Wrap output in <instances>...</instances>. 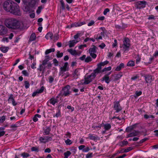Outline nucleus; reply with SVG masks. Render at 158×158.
<instances>
[{
	"mask_svg": "<svg viewBox=\"0 0 158 158\" xmlns=\"http://www.w3.org/2000/svg\"><path fill=\"white\" fill-rule=\"evenodd\" d=\"M3 7L5 10L14 15H19L21 14L18 5L12 1H5L3 4Z\"/></svg>",
	"mask_w": 158,
	"mask_h": 158,
	"instance_id": "1",
	"label": "nucleus"
},
{
	"mask_svg": "<svg viewBox=\"0 0 158 158\" xmlns=\"http://www.w3.org/2000/svg\"><path fill=\"white\" fill-rule=\"evenodd\" d=\"M4 24L7 27L10 29H15L20 27L19 21L13 18L6 19L4 21Z\"/></svg>",
	"mask_w": 158,
	"mask_h": 158,
	"instance_id": "2",
	"label": "nucleus"
},
{
	"mask_svg": "<svg viewBox=\"0 0 158 158\" xmlns=\"http://www.w3.org/2000/svg\"><path fill=\"white\" fill-rule=\"evenodd\" d=\"M123 48L124 51L128 50L130 46L129 40L128 38H125L123 41Z\"/></svg>",
	"mask_w": 158,
	"mask_h": 158,
	"instance_id": "3",
	"label": "nucleus"
},
{
	"mask_svg": "<svg viewBox=\"0 0 158 158\" xmlns=\"http://www.w3.org/2000/svg\"><path fill=\"white\" fill-rule=\"evenodd\" d=\"M147 2L145 1H138L136 2L135 6L137 8L141 9L145 7Z\"/></svg>",
	"mask_w": 158,
	"mask_h": 158,
	"instance_id": "4",
	"label": "nucleus"
},
{
	"mask_svg": "<svg viewBox=\"0 0 158 158\" xmlns=\"http://www.w3.org/2000/svg\"><path fill=\"white\" fill-rule=\"evenodd\" d=\"M70 89V87L69 85H67L64 87L62 89L63 91V95L64 96H69L71 92Z\"/></svg>",
	"mask_w": 158,
	"mask_h": 158,
	"instance_id": "5",
	"label": "nucleus"
},
{
	"mask_svg": "<svg viewBox=\"0 0 158 158\" xmlns=\"http://www.w3.org/2000/svg\"><path fill=\"white\" fill-rule=\"evenodd\" d=\"M113 107L114 109L116 110V112H118L121 110L122 109L119 101L115 102H114Z\"/></svg>",
	"mask_w": 158,
	"mask_h": 158,
	"instance_id": "6",
	"label": "nucleus"
},
{
	"mask_svg": "<svg viewBox=\"0 0 158 158\" xmlns=\"http://www.w3.org/2000/svg\"><path fill=\"white\" fill-rule=\"evenodd\" d=\"M39 140L41 143H45L52 140V138L51 137L48 136H45L44 137H40V138Z\"/></svg>",
	"mask_w": 158,
	"mask_h": 158,
	"instance_id": "7",
	"label": "nucleus"
},
{
	"mask_svg": "<svg viewBox=\"0 0 158 158\" xmlns=\"http://www.w3.org/2000/svg\"><path fill=\"white\" fill-rule=\"evenodd\" d=\"M7 29L5 26L0 25V35H2L7 34Z\"/></svg>",
	"mask_w": 158,
	"mask_h": 158,
	"instance_id": "8",
	"label": "nucleus"
},
{
	"mask_svg": "<svg viewBox=\"0 0 158 158\" xmlns=\"http://www.w3.org/2000/svg\"><path fill=\"white\" fill-rule=\"evenodd\" d=\"M68 65V63L65 62L64 63V66L62 67H61L60 68V74H62L63 72H65L68 70L69 69L67 67Z\"/></svg>",
	"mask_w": 158,
	"mask_h": 158,
	"instance_id": "9",
	"label": "nucleus"
},
{
	"mask_svg": "<svg viewBox=\"0 0 158 158\" xmlns=\"http://www.w3.org/2000/svg\"><path fill=\"white\" fill-rule=\"evenodd\" d=\"M8 101L10 103H12L13 105L15 106L17 104V103L16 102L14 98H13L12 94H10L9 98Z\"/></svg>",
	"mask_w": 158,
	"mask_h": 158,
	"instance_id": "10",
	"label": "nucleus"
},
{
	"mask_svg": "<svg viewBox=\"0 0 158 158\" xmlns=\"http://www.w3.org/2000/svg\"><path fill=\"white\" fill-rule=\"evenodd\" d=\"M58 102V99L57 98H52L50 99L49 101L47 103V105L48 106H49L48 104V103H50V104H52L53 105H54L55 104Z\"/></svg>",
	"mask_w": 158,
	"mask_h": 158,
	"instance_id": "11",
	"label": "nucleus"
},
{
	"mask_svg": "<svg viewBox=\"0 0 158 158\" xmlns=\"http://www.w3.org/2000/svg\"><path fill=\"white\" fill-rule=\"evenodd\" d=\"M92 81V79L91 78L89 77L88 76H85V77L84 81L83 83V84L87 85L89 84Z\"/></svg>",
	"mask_w": 158,
	"mask_h": 158,
	"instance_id": "12",
	"label": "nucleus"
},
{
	"mask_svg": "<svg viewBox=\"0 0 158 158\" xmlns=\"http://www.w3.org/2000/svg\"><path fill=\"white\" fill-rule=\"evenodd\" d=\"M44 88L43 86H42L41 88L39 89H37L36 91L33 92L32 94V96L33 97L35 96L37 94L40 93H41L43 92L44 90Z\"/></svg>",
	"mask_w": 158,
	"mask_h": 158,
	"instance_id": "13",
	"label": "nucleus"
},
{
	"mask_svg": "<svg viewBox=\"0 0 158 158\" xmlns=\"http://www.w3.org/2000/svg\"><path fill=\"white\" fill-rule=\"evenodd\" d=\"M139 134V131H134L127 135V137L138 136Z\"/></svg>",
	"mask_w": 158,
	"mask_h": 158,
	"instance_id": "14",
	"label": "nucleus"
},
{
	"mask_svg": "<svg viewBox=\"0 0 158 158\" xmlns=\"http://www.w3.org/2000/svg\"><path fill=\"white\" fill-rule=\"evenodd\" d=\"M144 77L147 83L151 82L152 81H153L152 76L150 75H146Z\"/></svg>",
	"mask_w": 158,
	"mask_h": 158,
	"instance_id": "15",
	"label": "nucleus"
},
{
	"mask_svg": "<svg viewBox=\"0 0 158 158\" xmlns=\"http://www.w3.org/2000/svg\"><path fill=\"white\" fill-rule=\"evenodd\" d=\"M122 76V74L121 73H119L117 74L113 75V76L114 78V79L115 81L119 79Z\"/></svg>",
	"mask_w": 158,
	"mask_h": 158,
	"instance_id": "16",
	"label": "nucleus"
},
{
	"mask_svg": "<svg viewBox=\"0 0 158 158\" xmlns=\"http://www.w3.org/2000/svg\"><path fill=\"white\" fill-rule=\"evenodd\" d=\"M45 65L40 64V65L39 67L37 69L39 70L40 71H42V73H43L45 71L46 67L44 66Z\"/></svg>",
	"mask_w": 158,
	"mask_h": 158,
	"instance_id": "17",
	"label": "nucleus"
},
{
	"mask_svg": "<svg viewBox=\"0 0 158 158\" xmlns=\"http://www.w3.org/2000/svg\"><path fill=\"white\" fill-rule=\"evenodd\" d=\"M78 42L76 40H70L69 41V46L70 48H72Z\"/></svg>",
	"mask_w": 158,
	"mask_h": 158,
	"instance_id": "18",
	"label": "nucleus"
},
{
	"mask_svg": "<svg viewBox=\"0 0 158 158\" xmlns=\"http://www.w3.org/2000/svg\"><path fill=\"white\" fill-rule=\"evenodd\" d=\"M102 67H100L99 66H98L97 68L94 71V72L97 74L99 73L102 72L101 70Z\"/></svg>",
	"mask_w": 158,
	"mask_h": 158,
	"instance_id": "19",
	"label": "nucleus"
},
{
	"mask_svg": "<svg viewBox=\"0 0 158 158\" xmlns=\"http://www.w3.org/2000/svg\"><path fill=\"white\" fill-rule=\"evenodd\" d=\"M102 81H105L106 82L107 84L109 83L110 81L109 77L106 75H105L103 77Z\"/></svg>",
	"mask_w": 158,
	"mask_h": 158,
	"instance_id": "20",
	"label": "nucleus"
},
{
	"mask_svg": "<svg viewBox=\"0 0 158 158\" xmlns=\"http://www.w3.org/2000/svg\"><path fill=\"white\" fill-rule=\"evenodd\" d=\"M9 48L8 47H5L4 46H2L0 48V49L1 51L3 52L6 53L8 51Z\"/></svg>",
	"mask_w": 158,
	"mask_h": 158,
	"instance_id": "21",
	"label": "nucleus"
},
{
	"mask_svg": "<svg viewBox=\"0 0 158 158\" xmlns=\"http://www.w3.org/2000/svg\"><path fill=\"white\" fill-rule=\"evenodd\" d=\"M45 38L48 39L49 38H50L51 39H53V34L51 32H48L45 35Z\"/></svg>",
	"mask_w": 158,
	"mask_h": 158,
	"instance_id": "22",
	"label": "nucleus"
},
{
	"mask_svg": "<svg viewBox=\"0 0 158 158\" xmlns=\"http://www.w3.org/2000/svg\"><path fill=\"white\" fill-rule=\"evenodd\" d=\"M85 24V22H82L77 23H75L74 24H73L72 25V27H73L74 25L75 27H77L81 26V25Z\"/></svg>",
	"mask_w": 158,
	"mask_h": 158,
	"instance_id": "23",
	"label": "nucleus"
},
{
	"mask_svg": "<svg viewBox=\"0 0 158 158\" xmlns=\"http://www.w3.org/2000/svg\"><path fill=\"white\" fill-rule=\"evenodd\" d=\"M93 47L90 48L89 50V53H95L96 52V47L94 45L93 46Z\"/></svg>",
	"mask_w": 158,
	"mask_h": 158,
	"instance_id": "24",
	"label": "nucleus"
},
{
	"mask_svg": "<svg viewBox=\"0 0 158 158\" xmlns=\"http://www.w3.org/2000/svg\"><path fill=\"white\" fill-rule=\"evenodd\" d=\"M124 67V64L123 63H121L119 66H117L115 70L116 71H119L121 69L123 68Z\"/></svg>",
	"mask_w": 158,
	"mask_h": 158,
	"instance_id": "25",
	"label": "nucleus"
},
{
	"mask_svg": "<svg viewBox=\"0 0 158 158\" xmlns=\"http://www.w3.org/2000/svg\"><path fill=\"white\" fill-rule=\"evenodd\" d=\"M5 128L4 127H0V137L3 136L5 133V132L4 131Z\"/></svg>",
	"mask_w": 158,
	"mask_h": 158,
	"instance_id": "26",
	"label": "nucleus"
},
{
	"mask_svg": "<svg viewBox=\"0 0 158 158\" xmlns=\"http://www.w3.org/2000/svg\"><path fill=\"white\" fill-rule=\"evenodd\" d=\"M109 63V61L107 60H106L104 62H101L100 63L97 64V66H99L100 67H102V66H104V65L107 64Z\"/></svg>",
	"mask_w": 158,
	"mask_h": 158,
	"instance_id": "27",
	"label": "nucleus"
},
{
	"mask_svg": "<svg viewBox=\"0 0 158 158\" xmlns=\"http://www.w3.org/2000/svg\"><path fill=\"white\" fill-rule=\"evenodd\" d=\"M36 38V36L35 33H32L29 39L30 41H31L35 40Z\"/></svg>",
	"mask_w": 158,
	"mask_h": 158,
	"instance_id": "28",
	"label": "nucleus"
},
{
	"mask_svg": "<svg viewBox=\"0 0 158 158\" xmlns=\"http://www.w3.org/2000/svg\"><path fill=\"white\" fill-rule=\"evenodd\" d=\"M41 117V116L39 114H36L33 118V120L35 122H36L38 120L37 118H40Z\"/></svg>",
	"mask_w": 158,
	"mask_h": 158,
	"instance_id": "29",
	"label": "nucleus"
},
{
	"mask_svg": "<svg viewBox=\"0 0 158 158\" xmlns=\"http://www.w3.org/2000/svg\"><path fill=\"white\" fill-rule=\"evenodd\" d=\"M104 127L105 130H109L111 127V125L108 123L104 124Z\"/></svg>",
	"mask_w": 158,
	"mask_h": 158,
	"instance_id": "30",
	"label": "nucleus"
},
{
	"mask_svg": "<svg viewBox=\"0 0 158 158\" xmlns=\"http://www.w3.org/2000/svg\"><path fill=\"white\" fill-rule=\"evenodd\" d=\"M51 131V128L50 127H48L44 131V135H48L49 134L50 131Z\"/></svg>",
	"mask_w": 158,
	"mask_h": 158,
	"instance_id": "31",
	"label": "nucleus"
},
{
	"mask_svg": "<svg viewBox=\"0 0 158 158\" xmlns=\"http://www.w3.org/2000/svg\"><path fill=\"white\" fill-rule=\"evenodd\" d=\"M89 137L90 139L93 140L94 141L97 140V137L94 135H93L89 134Z\"/></svg>",
	"mask_w": 158,
	"mask_h": 158,
	"instance_id": "32",
	"label": "nucleus"
},
{
	"mask_svg": "<svg viewBox=\"0 0 158 158\" xmlns=\"http://www.w3.org/2000/svg\"><path fill=\"white\" fill-rule=\"evenodd\" d=\"M73 77H77L79 74V73L77 69H76L73 73Z\"/></svg>",
	"mask_w": 158,
	"mask_h": 158,
	"instance_id": "33",
	"label": "nucleus"
},
{
	"mask_svg": "<svg viewBox=\"0 0 158 158\" xmlns=\"http://www.w3.org/2000/svg\"><path fill=\"white\" fill-rule=\"evenodd\" d=\"M68 51L72 55H76L77 54L76 51L73 50L72 49H69L68 50Z\"/></svg>",
	"mask_w": 158,
	"mask_h": 158,
	"instance_id": "34",
	"label": "nucleus"
},
{
	"mask_svg": "<svg viewBox=\"0 0 158 158\" xmlns=\"http://www.w3.org/2000/svg\"><path fill=\"white\" fill-rule=\"evenodd\" d=\"M55 49L54 48H52L49 49H47L45 52V54L47 55L51 52H53L55 51Z\"/></svg>",
	"mask_w": 158,
	"mask_h": 158,
	"instance_id": "35",
	"label": "nucleus"
},
{
	"mask_svg": "<svg viewBox=\"0 0 158 158\" xmlns=\"http://www.w3.org/2000/svg\"><path fill=\"white\" fill-rule=\"evenodd\" d=\"M135 65V62L133 61H130L127 64V66H133Z\"/></svg>",
	"mask_w": 158,
	"mask_h": 158,
	"instance_id": "36",
	"label": "nucleus"
},
{
	"mask_svg": "<svg viewBox=\"0 0 158 158\" xmlns=\"http://www.w3.org/2000/svg\"><path fill=\"white\" fill-rule=\"evenodd\" d=\"M88 76L90 78H91L93 80L95 77L96 76V74L94 72H93L90 75Z\"/></svg>",
	"mask_w": 158,
	"mask_h": 158,
	"instance_id": "37",
	"label": "nucleus"
},
{
	"mask_svg": "<svg viewBox=\"0 0 158 158\" xmlns=\"http://www.w3.org/2000/svg\"><path fill=\"white\" fill-rule=\"evenodd\" d=\"M71 154V152L69 151H67L66 152H65L64 153V157L67 158H68V157Z\"/></svg>",
	"mask_w": 158,
	"mask_h": 158,
	"instance_id": "38",
	"label": "nucleus"
},
{
	"mask_svg": "<svg viewBox=\"0 0 158 158\" xmlns=\"http://www.w3.org/2000/svg\"><path fill=\"white\" fill-rule=\"evenodd\" d=\"M92 60V59L89 56H87L85 59V62L86 63H88L91 61Z\"/></svg>",
	"mask_w": 158,
	"mask_h": 158,
	"instance_id": "39",
	"label": "nucleus"
},
{
	"mask_svg": "<svg viewBox=\"0 0 158 158\" xmlns=\"http://www.w3.org/2000/svg\"><path fill=\"white\" fill-rule=\"evenodd\" d=\"M21 155L22 156L23 158H27L28 157L30 156V155L29 154L26 153V152H23L22 153Z\"/></svg>",
	"mask_w": 158,
	"mask_h": 158,
	"instance_id": "40",
	"label": "nucleus"
},
{
	"mask_svg": "<svg viewBox=\"0 0 158 158\" xmlns=\"http://www.w3.org/2000/svg\"><path fill=\"white\" fill-rule=\"evenodd\" d=\"M6 116H3L0 117V123H2L6 119Z\"/></svg>",
	"mask_w": 158,
	"mask_h": 158,
	"instance_id": "41",
	"label": "nucleus"
},
{
	"mask_svg": "<svg viewBox=\"0 0 158 158\" xmlns=\"http://www.w3.org/2000/svg\"><path fill=\"white\" fill-rule=\"evenodd\" d=\"M103 124V123H102V124H101L99 125H93L92 126V127L93 128H94V129L95 128H100L102 126V124Z\"/></svg>",
	"mask_w": 158,
	"mask_h": 158,
	"instance_id": "42",
	"label": "nucleus"
},
{
	"mask_svg": "<svg viewBox=\"0 0 158 158\" xmlns=\"http://www.w3.org/2000/svg\"><path fill=\"white\" fill-rule=\"evenodd\" d=\"M111 69V66H109L107 68H105L102 70V72H103L106 71H110Z\"/></svg>",
	"mask_w": 158,
	"mask_h": 158,
	"instance_id": "43",
	"label": "nucleus"
},
{
	"mask_svg": "<svg viewBox=\"0 0 158 158\" xmlns=\"http://www.w3.org/2000/svg\"><path fill=\"white\" fill-rule=\"evenodd\" d=\"M65 142L67 145H70L72 143V141L68 139L65 141Z\"/></svg>",
	"mask_w": 158,
	"mask_h": 158,
	"instance_id": "44",
	"label": "nucleus"
},
{
	"mask_svg": "<svg viewBox=\"0 0 158 158\" xmlns=\"http://www.w3.org/2000/svg\"><path fill=\"white\" fill-rule=\"evenodd\" d=\"M56 56L57 57L60 58L62 57L63 56V53L62 52L60 53L59 51L57 52Z\"/></svg>",
	"mask_w": 158,
	"mask_h": 158,
	"instance_id": "45",
	"label": "nucleus"
},
{
	"mask_svg": "<svg viewBox=\"0 0 158 158\" xmlns=\"http://www.w3.org/2000/svg\"><path fill=\"white\" fill-rule=\"evenodd\" d=\"M18 126L17 124H13L10 126V127L13 128V130H16V128L18 127Z\"/></svg>",
	"mask_w": 158,
	"mask_h": 158,
	"instance_id": "46",
	"label": "nucleus"
},
{
	"mask_svg": "<svg viewBox=\"0 0 158 158\" xmlns=\"http://www.w3.org/2000/svg\"><path fill=\"white\" fill-rule=\"evenodd\" d=\"M89 40L92 41H93L94 42L95 41V40L93 38H85V39L84 41L85 42H86Z\"/></svg>",
	"mask_w": 158,
	"mask_h": 158,
	"instance_id": "47",
	"label": "nucleus"
},
{
	"mask_svg": "<svg viewBox=\"0 0 158 158\" xmlns=\"http://www.w3.org/2000/svg\"><path fill=\"white\" fill-rule=\"evenodd\" d=\"M59 35L58 34H56L54 35L53 38L54 40L56 41L59 39Z\"/></svg>",
	"mask_w": 158,
	"mask_h": 158,
	"instance_id": "48",
	"label": "nucleus"
},
{
	"mask_svg": "<svg viewBox=\"0 0 158 158\" xmlns=\"http://www.w3.org/2000/svg\"><path fill=\"white\" fill-rule=\"evenodd\" d=\"M25 87L26 89H27L29 88L30 86V84L29 82L27 81H24Z\"/></svg>",
	"mask_w": 158,
	"mask_h": 158,
	"instance_id": "49",
	"label": "nucleus"
},
{
	"mask_svg": "<svg viewBox=\"0 0 158 158\" xmlns=\"http://www.w3.org/2000/svg\"><path fill=\"white\" fill-rule=\"evenodd\" d=\"M23 2L24 5H25V6H31L30 4V2H29L26 1H24Z\"/></svg>",
	"mask_w": 158,
	"mask_h": 158,
	"instance_id": "50",
	"label": "nucleus"
},
{
	"mask_svg": "<svg viewBox=\"0 0 158 158\" xmlns=\"http://www.w3.org/2000/svg\"><path fill=\"white\" fill-rule=\"evenodd\" d=\"M42 8L41 6L38 7L36 13L37 14H39L41 12V10L42 9Z\"/></svg>",
	"mask_w": 158,
	"mask_h": 158,
	"instance_id": "51",
	"label": "nucleus"
},
{
	"mask_svg": "<svg viewBox=\"0 0 158 158\" xmlns=\"http://www.w3.org/2000/svg\"><path fill=\"white\" fill-rule=\"evenodd\" d=\"M31 150L32 151L38 152L39 151L38 148L33 147L31 148Z\"/></svg>",
	"mask_w": 158,
	"mask_h": 158,
	"instance_id": "52",
	"label": "nucleus"
},
{
	"mask_svg": "<svg viewBox=\"0 0 158 158\" xmlns=\"http://www.w3.org/2000/svg\"><path fill=\"white\" fill-rule=\"evenodd\" d=\"M142 94V92L141 91H136L135 92V94L136 95V96H135V97H137L140 95Z\"/></svg>",
	"mask_w": 158,
	"mask_h": 158,
	"instance_id": "53",
	"label": "nucleus"
},
{
	"mask_svg": "<svg viewBox=\"0 0 158 158\" xmlns=\"http://www.w3.org/2000/svg\"><path fill=\"white\" fill-rule=\"evenodd\" d=\"M22 73L23 74L26 76H28L29 75L28 73L27 72L26 70H23L22 71Z\"/></svg>",
	"mask_w": 158,
	"mask_h": 158,
	"instance_id": "54",
	"label": "nucleus"
},
{
	"mask_svg": "<svg viewBox=\"0 0 158 158\" xmlns=\"http://www.w3.org/2000/svg\"><path fill=\"white\" fill-rule=\"evenodd\" d=\"M148 20H151V19H155V16L152 15H151L148 16Z\"/></svg>",
	"mask_w": 158,
	"mask_h": 158,
	"instance_id": "55",
	"label": "nucleus"
},
{
	"mask_svg": "<svg viewBox=\"0 0 158 158\" xmlns=\"http://www.w3.org/2000/svg\"><path fill=\"white\" fill-rule=\"evenodd\" d=\"M89 53L90 55L93 58L95 59L96 58L97 55L95 54V53Z\"/></svg>",
	"mask_w": 158,
	"mask_h": 158,
	"instance_id": "56",
	"label": "nucleus"
},
{
	"mask_svg": "<svg viewBox=\"0 0 158 158\" xmlns=\"http://www.w3.org/2000/svg\"><path fill=\"white\" fill-rule=\"evenodd\" d=\"M60 2L62 6V9L64 10L65 9L64 3L62 0H61Z\"/></svg>",
	"mask_w": 158,
	"mask_h": 158,
	"instance_id": "57",
	"label": "nucleus"
},
{
	"mask_svg": "<svg viewBox=\"0 0 158 158\" xmlns=\"http://www.w3.org/2000/svg\"><path fill=\"white\" fill-rule=\"evenodd\" d=\"M93 153H89L86 155V158H90L92 156Z\"/></svg>",
	"mask_w": 158,
	"mask_h": 158,
	"instance_id": "58",
	"label": "nucleus"
},
{
	"mask_svg": "<svg viewBox=\"0 0 158 158\" xmlns=\"http://www.w3.org/2000/svg\"><path fill=\"white\" fill-rule=\"evenodd\" d=\"M132 149V148L131 147H129L127 148L126 149H124V152H129V151L131 150Z\"/></svg>",
	"mask_w": 158,
	"mask_h": 158,
	"instance_id": "59",
	"label": "nucleus"
},
{
	"mask_svg": "<svg viewBox=\"0 0 158 158\" xmlns=\"http://www.w3.org/2000/svg\"><path fill=\"white\" fill-rule=\"evenodd\" d=\"M65 135L66 136L65 137L66 138H67L68 137H69V138H70L71 137V134L69 132H67L66 134Z\"/></svg>",
	"mask_w": 158,
	"mask_h": 158,
	"instance_id": "60",
	"label": "nucleus"
},
{
	"mask_svg": "<svg viewBox=\"0 0 158 158\" xmlns=\"http://www.w3.org/2000/svg\"><path fill=\"white\" fill-rule=\"evenodd\" d=\"M110 11V10L108 8H106L105 9L104 12L103 14L104 15H106L108 12Z\"/></svg>",
	"mask_w": 158,
	"mask_h": 158,
	"instance_id": "61",
	"label": "nucleus"
},
{
	"mask_svg": "<svg viewBox=\"0 0 158 158\" xmlns=\"http://www.w3.org/2000/svg\"><path fill=\"white\" fill-rule=\"evenodd\" d=\"M94 23V22L93 20H91L88 24V26H90L93 25Z\"/></svg>",
	"mask_w": 158,
	"mask_h": 158,
	"instance_id": "62",
	"label": "nucleus"
},
{
	"mask_svg": "<svg viewBox=\"0 0 158 158\" xmlns=\"http://www.w3.org/2000/svg\"><path fill=\"white\" fill-rule=\"evenodd\" d=\"M36 65V64L35 62L33 63L31 65V68L32 69H36V67H35Z\"/></svg>",
	"mask_w": 158,
	"mask_h": 158,
	"instance_id": "63",
	"label": "nucleus"
},
{
	"mask_svg": "<svg viewBox=\"0 0 158 158\" xmlns=\"http://www.w3.org/2000/svg\"><path fill=\"white\" fill-rule=\"evenodd\" d=\"M117 40H114V43H113L112 44V47L114 48L116 47L117 46Z\"/></svg>",
	"mask_w": 158,
	"mask_h": 158,
	"instance_id": "64",
	"label": "nucleus"
}]
</instances>
